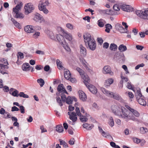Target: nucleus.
<instances>
[{"label":"nucleus","instance_id":"nucleus-1","mask_svg":"<svg viewBox=\"0 0 148 148\" xmlns=\"http://www.w3.org/2000/svg\"><path fill=\"white\" fill-rule=\"evenodd\" d=\"M111 109L112 112L116 115L125 119L127 118L128 119L132 120L134 121H136L134 116H132L127 114V111L125 112L124 110L125 108H121L117 106L113 105L111 107Z\"/></svg>","mask_w":148,"mask_h":148},{"label":"nucleus","instance_id":"nucleus-2","mask_svg":"<svg viewBox=\"0 0 148 148\" xmlns=\"http://www.w3.org/2000/svg\"><path fill=\"white\" fill-rule=\"evenodd\" d=\"M84 40L86 45L87 47L92 51L95 50L96 47V41L94 39L92 38L89 33H86L83 36Z\"/></svg>","mask_w":148,"mask_h":148},{"label":"nucleus","instance_id":"nucleus-3","mask_svg":"<svg viewBox=\"0 0 148 148\" xmlns=\"http://www.w3.org/2000/svg\"><path fill=\"white\" fill-rule=\"evenodd\" d=\"M23 4L22 2H20L12 10V14L14 18H16L22 19L24 17V14L19 12Z\"/></svg>","mask_w":148,"mask_h":148},{"label":"nucleus","instance_id":"nucleus-4","mask_svg":"<svg viewBox=\"0 0 148 148\" xmlns=\"http://www.w3.org/2000/svg\"><path fill=\"white\" fill-rule=\"evenodd\" d=\"M49 3L48 0H46L44 2H41L38 5V8L39 10L40 11H42L45 14H47L48 12V11L46 7L48 6Z\"/></svg>","mask_w":148,"mask_h":148},{"label":"nucleus","instance_id":"nucleus-5","mask_svg":"<svg viewBox=\"0 0 148 148\" xmlns=\"http://www.w3.org/2000/svg\"><path fill=\"white\" fill-rule=\"evenodd\" d=\"M79 73L82 78L84 80V83L86 86H87L88 84V81H89V77L88 75H85L84 72L82 70V71H80Z\"/></svg>","mask_w":148,"mask_h":148},{"label":"nucleus","instance_id":"nucleus-6","mask_svg":"<svg viewBox=\"0 0 148 148\" xmlns=\"http://www.w3.org/2000/svg\"><path fill=\"white\" fill-rule=\"evenodd\" d=\"M24 9L25 10V13L26 14H28L31 13L32 10L34 9L33 6L30 3H28L24 7Z\"/></svg>","mask_w":148,"mask_h":148},{"label":"nucleus","instance_id":"nucleus-7","mask_svg":"<svg viewBox=\"0 0 148 148\" xmlns=\"http://www.w3.org/2000/svg\"><path fill=\"white\" fill-rule=\"evenodd\" d=\"M34 20L36 21H38L40 23H44L45 21L42 16L38 13H36L35 15Z\"/></svg>","mask_w":148,"mask_h":148},{"label":"nucleus","instance_id":"nucleus-8","mask_svg":"<svg viewBox=\"0 0 148 148\" xmlns=\"http://www.w3.org/2000/svg\"><path fill=\"white\" fill-rule=\"evenodd\" d=\"M101 11L103 13H105L106 14L110 15H118L119 13L116 12H115L111 10L106 9L103 10Z\"/></svg>","mask_w":148,"mask_h":148},{"label":"nucleus","instance_id":"nucleus-9","mask_svg":"<svg viewBox=\"0 0 148 148\" xmlns=\"http://www.w3.org/2000/svg\"><path fill=\"white\" fill-rule=\"evenodd\" d=\"M103 72L104 74H109L111 75H113L114 74L113 73L111 70L110 67L108 66L104 67Z\"/></svg>","mask_w":148,"mask_h":148},{"label":"nucleus","instance_id":"nucleus-10","mask_svg":"<svg viewBox=\"0 0 148 148\" xmlns=\"http://www.w3.org/2000/svg\"><path fill=\"white\" fill-rule=\"evenodd\" d=\"M57 90L58 92L61 93H65L68 94L63 84H60L58 86Z\"/></svg>","mask_w":148,"mask_h":148},{"label":"nucleus","instance_id":"nucleus-11","mask_svg":"<svg viewBox=\"0 0 148 148\" xmlns=\"http://www.w3.org/2000/svg\"><path fill=\"white\" fill-rule=\"evenodd\" d=\"M121 9L123 11L128 12H132L133 10V8L129 5H123L121 6Z\"/></svg>","mask_w":148,"mask_h":148},{"label":"nucleus","instance_id":"nucleus-12","mask_svg":"<svg viewBox=\"0 0 148 148\" xmlns=\"http://www.w3.org/2000/svg\"><path fill=\"white\" fill-rule=\"evenodd\" d=\"M78 93L80 99L83 101H86L87 99V97L85 93L81 90L79 91Z\"/></svg>","mask_w":148,"mask_h":148},{"label":"nucleus","instance_id":"nucleus-13","mask_svg":"<svg viewBox=\"0 0 148 148\" xmlns=\"http://www.w3.org/2000/svg\"><path fill=\"white\" fill-rule=\"evenodd\" d=\"M89 82L88 81V84L87 86H86L89 89V90L92 93L94 94H96L97 92V88L94 86L92 85H89Z\"/></svg>","mask_w":148,"mask_h":148},{"label":"nucleus","instance_id":"nucleus-14","mask_svg":"<svg viewBox=\"0 0 148 148\" xmlns=\"http://www.w3.org/2000/svg\"><path fill=\"white\" fill-rule=\"evenodd\" d=\"M111 97L113 98L116 100H118L121 102H123V100L118 94H114L113 92L112 95L111 96Z\"/></svg>","mask_w":148,"mask_h":148},{"label":"nucleus","instance_id":"nucleus-15","mask_svg":"<svg viewBox=\"0 0 148 148\" xmlns=\"http://www.w3.org/2000/svg\"><path fill=\"white\" fill-rule=\"evenodd\" d=\"M24 29L25 31L28 33L33 32L35 31L34 27L32 26L29 25L25 26L24 27Z\"/></svg>","mask_w":148,"mask_h":148},{"label":"nucleus","instance_id":"nucleus-16","mask_svg":"<svg viewBox=\"0 0 148 148\" xmlns=\"http://www.w3.org/2000/svg\"><path fill=\"white\" fill-rule=\"evenodd\" d=\"M80 53L81 56L82 57L85 56L86 54V48L83 47L82 45H80Z\"/></svg>","mask_w":148,"mask_h":148},{"label":"nucleus","instance_id":"nucleus-17","mask_svg":"<svg viewBox=\"0 0 148 148\" xmlns=\"http://www.w3.org/2000/svg\"><path fill=\"white\" fill-rule=\"evenodd\" d=\"M136 14L140 18L145 19V16L144 15V11L142 10H137L135 12Z\"/></svg>","mask_w":148,"mask_h":148},{"label":"nucleus","instance_id":"nucleus-18","mask_svg":"<svg viewBox=\"0 0 148 148\" xmlns=\"http://www.w3.org/2000/svg\"><path fill=\"white\" fill-rule=\"evenodd\" d=\"M115 56L116 57L117 59L120 60H121L122 61L125 60V56L123 53H117L115 54Z\"/></svg>","mask_w":148,"mask_h":148},{"label":"nucleus","instance_id":"nucleus-19","mask_svg":"<svg viewBox=\"0 0 148 148\" xmlns=\"http://www.w3.org/2000/svg\"><path fill=\"white\" fill-rule=\"evenodd\" d=\"M89 115L86 113H85V115L84 116L82 115L81 116H79V119L80 121L83 123L87 121H88L87 117H88V115Z\"/></svg>","mask_w":148,"mask_h":148},{"label":"nucleus","instance_id":"nucleus-20","mask_svg":"<svg viewBox=\"0 0 148 148\" xmlns=\"http://www.w3.org/2000/svg\"><path fill=\"white\" fill-rule=\"evenodd\" d=\"M83 127L88 130H91L94 127L93 124H89L88 123H85L83 125Z\"/></svg>","mask_w":148,"mask_h":148},{"label":"nucleus","instance_id":"nucleus-21","mask_svg":"<svg viewBox=\"0 0 148 148\" xmlns=\"http://www.w3.org/2000/svg\"><path fill=\"white\" fill-rule=\"evenodd\" d=\"M64 76L66 79H69L71 77V75L69 71L66 69L64 70Z\"/></svg>","mask_w":148,"mask_h":148},{"label":"nucleus","instance_id":"nucleus-22","mask_svg":"<svg viewBox=\"0 0 148 148\" xmlns=\"http://www.w3.org/2000/svg\"><path fill=\"white\" fill-rule=\"evenodd\" d=\"M69 118L73 122H75L77 120V115L75 112H72L71 116L69 117Z\"/></svg>","mask_w":148,"mask_h":148},{"label":"nucleus","instance_id":"nucleus-23","mask_svg":"<svg viewBox=\"0 0 148 148\" xmlns=\"http://www.w3.org/2000/svg\"><path fill=\"white\" fill-rule=\"evenodd\" d=\"M101 90L102 92L104 94H106V95L111 97V96L112 95L113 93L112 92H110V91L106 90V89L104 88H102Z\"/></svg>","mask_w":148,"mask_h":148},{"label":"nucleus","instance_id":"nucleus-24","mask_svg":"<svg viewBox=\"0 0 148 148\" xmlns=\"http://www.w3.org/2000/svg\"><path fill=\"white\" fill-rule=\"evenodd\" d=\"M30 65L28 63H24L22 65V68L23 71H28L29 70Z\"/></svg>","mask_w":148,"mask_h":148},{"label":"nucleus","instance_id":"nucleus-25","mask_svg":"<svg viewBox=\"0 0 148 148\" xmlns=\"http://www.w3.org/2000/svg\"><path fill=\"white\" fill-rule=\"evenodd\" d=\"M63 35L65 38L69 41H71L72 39V36L70 34H69L67 32H64Z\"/></svg>","mask_w":148,"mask_h":148},{"label":"nucleus","instance_id":"nucleus-26","mask_svg":"<svg viewBox=\"0 0 148 148\" xmlns=\"http://www.w3.org/2000/svg\"><path fill=\"white\" fill-rule=\"evenodd\" d=\"M56 130L59 133H61L63 131L64 129L62 125H58L56 127Z\"/></svg>","mask_w":148,"mask_h":148},{"label":"nucleus","instance_id":"nucleus-27","mask_svg":"<svg viewBox=\"0 0 148 148\" xmlns=\"http://www.w3.org/2000/svg\"><path fill=\"white\" fill-rule=\"evenodd\" d=\"M56 37L57 40L60 42L63 45L62 42V40H64L63 36L60 34H57L56 35Z\"/></svg>","mask_w":148,"mask_h":148},{"label":"nucleus","instance_id":"nucleus-28","mask_svg":"<svg viewBox=\"0 0 148 148\" xmlns=\"http://www.w3.org/2000/svg\"><path fill=\"white\" fill-rule=\"evenodd\" d=\"M138 101L139 103L143 106H145L146 105V102L145 100L143 98H140L138 100Z\"/></svg>","mask_w":148,"mask_h":148},{"label":"nucleus","instance_id":"nucleus-29","mask_svg":"<svg viewBox=\"0 0 148 148\" xmlns=\"http://www.w3.org/2000/svg\"><path fill=\"white\" fill-rule=\"evenodd\" d=\"M118 49L121 52H123L127 50V48L125 45L122 44L120 45Z\"/></svg>","mask_w":148,"mask_h":148},{"label":"nucleus","instance_id":"nucleus-30","mask_svg":"<svg viewBox=\"0 0 148 148\" xmlns=\"http://www.w3.org/2000/svg\"><path fill=\"white\" fill-rule=\"evenodd\" d=\"M56 63L58 68L60 69H62L63 66L62 65V62L59 59L56 60Z\"/></svg>","mask_w":148,"mask_h":148},{"label":"nucleus","instance_id":"nucleus-31","mask_svg":"<svg viewBox=\"0 0 148 148\" xmlns=\"http://www.w3.org/2000/svg\"><path fill=\"white\" fill-rule=\"evenodd\" d=\"M117 46L114 43H111L110 47V49L111 50L115 51L117 49Z\"/></svg>","mask_w":148,"mask_h":148},{"label":"nucleus","instance_id":"nucleus-32","mask_svg":"<svg viewBox=\"0 0 148 148\" xmlns=\"http://www.w3.org/2000/svg\"><path fill=\"white\" fill-rule=\"evenodd\" d=\"M109 124L110 126L112 127L114 125V121L113 118L112 116H110L109 119L108 123Z\"/></svg>","mask_w":148,"mask_h":148},{"label":"nucleus","instance_id":"nucleus-33","mask_svg":"<svg viewBox=\"0 0 148 148\" xmlns=\"http://www.w3.org/2000/svg\"><path fill=\"white\" fill-rule=\"evenodd\" d=\"M140 133L142 134H145L148 131L147 128L143 127H140Z\"/></svg>","mask_w":148,"mask_h":148},{"label":"nucleus","instance_id":"nucleus-34","mask_svg":"<svg viewBox=\"0 0 148 148\" xmlns=\"http://www.w3.org/2000/svg\"><path fill=\"white\" fill-rule=\"evenodd\" d=\"M37 82L38 83L41 87H42L45 84V82L42 79L40 78L37 80Z\"/></svg>","mask_w":148,"mask_h":148},{"label":"nucleus","instance_id":"nucleus-35","mask_svg":"<svg viewBox=\"0 0 148 148\" xmlns=\"http://www.w3.org/2000/svg\"><path fill=\"white\" fill-rule=\"evenodd\" d=\"M75 111L77 115L79 116H81L82 114L79 108L76 107L75 108Z\"/></svg>","mask_w":148,"mask_h":148},{"label":"nucleus","instance_id":"nucleus-36","mask_svg":"<svg viewBox=\"0 0 148 148\" xmlns=\"http://www.w3.org/2000/svg\"><path fill=\"white\" fill-rule=\"evenodd\" d=\"M66 103L68 104H71L73 101L72 98L71 97L68 96L66 98Z\"/></svg>","mask_w":148,"mask_h":148},{"label":"nucleus","instance_id":"nucleus-37","mask_svg":"<svg viewBox=\"0 0 148 148\" xmlns=\"http://www.w3.org/2000/svg\"><path fill=\"white\" fill-rule=\"evenodd\" d=\"M60 145H63L64 147L67 148L68 147L67 144L64 140H62L60 139L59 140Z\"/></svg>","mask_w":148,"mask_h":148},{"label":"nucleus","instance_id":"nucleus-38","mask_svg":"<svg viewBox=\"0 0 148 148\" xmlns=\"http://www.w3.org/2000/svg\"><path fill=\"white\" fill-rule=\"evenodd\" d=\"M101 134L103 137L106 138L109 137L112 138L111 136L110 135L109 133L105 132L104 131Z\"/></svg>","mask_w":148,"mask_h":148},{"label":"nucleus","instance_id":"nucleus-39","mask_svg":"<svg viewBox=\"0 0 148 148\" xmlns=\"http://www.w3.org/2000/svg\"><path fill=\"white\" fill-rule=\"evenodd\" d=\"M19 96L20 97L24 98H28L29 97V96L28 95L25 94L23 92H20L19 94Z\"/></svg>","mask_w":148,"mask_h":148},{"label":"nucleus","instance_id":"nucleus-40","mask_svg":"<svg viewBox=\"0 0 148 148\" xmlns=\"http://www.w3.org/2000/svg\"><path fill=\"white\" fill-rule=\"evenodd\" d=\"M11 21L13 22V24L16 27H19L20 24L18 23L12 18H11Z\"/></svg>","mask_w":148,"mask_h":148},{"label":"nucleus","instance_id":"nucleus-41","mask_svg":"<svg viewBox=\"0 0 148 148\" xmlns=\"http://www.w3.org/2000/svg\"><path fill=\"white\" fill-rule=\"evenodd\" d=\"M56 101L58 103L59 105L60 106H62L63 105V104L62 103L60 97H56Z\"/></svg>","mask_w":148,"mask_h":148},{"label":"nucleus","instance_id":"nucleus-42","mask_svg":"<svg viewBox=\"0 0 148 148\" xmlns=\"http://www.w3.org/2000/svg\"><path fill=\"white\" fill-rule=\"evenodd\" d=\"M132 113L136 116L139 117L140 116V114L136 110L133 109V110L131 111Z\"/></svg>","mask_w":148,"mask_h":148},{"label":"nucleus","instance_id":"nucleus-43","mask_svg":"<svg viewBox=\"0 0 148 148\" xmlns=\"http://www.w3.org/2000/svg\"><path fill=\"white\" fill-rule=\"evenodd\" d=\"M144 11V16L145 17L144 19H148V8L145 10Z\"/></svg>","mask_w":148,"mask_h":148},{"label":"nucleus","instance_id":"nucleus-44","mask_svg":"<svg viewBox=\"0 0 148 148\" xmlns=\"http://www.w3.org/2000/svg\"><path fill=\"white\" fill-rule=\"evenodd\" d=\"M17 56L18 58L19 56L20 57V58L21 59H23L24 58L23 54L21 52H18L17 54Z\"/></svg>","mask_w":148,"mask_h":148},{"label":"nucleus","instance_id":"nucleus-45","mask_svg":"<svg viewBox=\"0 0 148 148\" xmlns=\"http://www.w3.org/2000/svg\"><path fill=\"white\" fill-rule=\"evenodd\" d=\"M113 8L115 11H118L120 10V8L119 5L116 4L114 5Z\"/></svg>","mask_w":148,"mask_h":148},{"label":"nucleus","instance_id":"nucleus-46","mask_svg":"<svg viewBox=\"0 0 148 148\" xmlns=\"http://www.w3.org/2000/svg\"><path fill=\"white\" fill-rule=\"evenodd\" d=\"M64 93H62L61 94V97L62 101L65 102L66 100V96Z\"/></svg>","mask_w":148,"mask_h":148},{"label":"nucleus","instance_id":"nucleus-47","mask_svg":"<svg viewBox=\"0 0 148 148\" xmlns=\"http://www.w3.org/2000/svg\"><path fill=\"white\" fill-rule=\"evenodd\" d=\"M18 91L16 90L12 92V95L14 97H17L19 96V94H18Z\"/></svg>","mask_w":148,"mask_h":148},{"label":"nucleus","instance_id":"nucleus-48","mask_svg":"<svg viewBox=\"0 0 148 148\" xmlns=\"http://www.w3.org/2000/svg\"><path fill=\"white\" fill-rule=\"evenodd\" d=\"M102 20L100 19L98 21V26L101 27H102L104 26L103 22L102 21Z\"/></svg>","mask_w":148,"mask_h":148},{"label":"nucleus","instance_id":"nucleus-49","mask_svg":"<svg viewBox=\"0 0 148 148\" xmlns=\"http://www.w3.org/2000/svg\"><path fill=\"white\" fill-rule=\"evenodd\" d=\"M63 45V47L64 49L68 51H71V49L68 46L67 44L62 45Z\"/></svg>","mask_w":148,"mask_h":148},{"label":"nucleus","instance_id":"nucleus-50","mask_svg":"<svg viewBox=\"0 0 148 148\" xmlns=\"http://www.w3.org/2000/svg\"><path fill=\"white\" fill-rule=\"evenodd\" d=\"M125 29L121 26L120 28L118 30L121 33H126L127 32L125 31Z\"/></svg>","mask_w":148,"mask_h":148},{"label":"nucleus","instance_id":"nucleus-51","mask_svg":"<svg viewBox=\"0 0 148 148\" xmlns=\"http://www.w3.org/2000/svg\"><path fill=\"white\" fill-rule=\"evenodd\" d=\"M20 110L21 111V112L22 114H24L25 113V108L24 106H20L19 107Z\"/></svg>","mask_w":148,"mask_h":148},{"label":"nucleus","instance_id":"nucleus-52","mask_svg":"<svg viewBox=\"0 0 148 148\" xmlns=\"http://www.w3.org/2000/svg\"><path fill=\"white\" fill-rule=\"evenodd\" d=\"M7 64L6 65H4L3 64H1L0 67H1V69H4L5 68H6V69H8L9 67L8 66H7Z\"/></svg>","mask_w":148,"mask_h":148},{"label":"nucleus","instance_id":"nucleus-53","mask_svg":"<svg viewBox=\"0 0 148 148\" xmlns=\"http://www.w3.org/2000/svg\"><path fill=\"white\" fill-rule=\"evenodd\" d=\"M40 33L39 32H36L33 34V36L34 38H37L40 35Z\"/></svg>","mask_w":148,"mask_h":148},{"label":"nucleus","instance_id":"nucleus-54","mask_svg":"<svg viewBox=\"0 0 148 148\" xmlns=\"http://www.w3.org/2000/svg\"><path fill=\"white\" fill-rule=\"evenodd\" d=\"M80 61L82 62L83 64L85 66H86V62L85 61V60L83 58H81L80 59Z\"/></svg>","mask_w":148,"mask_h":148},{"label":"nucleus","instance_id":"nucleus-55","mask_svg":"<svg viewBox=\"0 0 148 148\" xmlns=\"http://www.w3.org/2000/svg\"><path fill=\"white\" fill-rule=\"evenodd\" d=\"M49 36L50 38L52 39H54L55 38L53 34L51 32H49Z\"/></svg>","mask_w":148,"mask_h":148},{"label":"nucleus","instance_id":"nucleus-56","mask_svg":"<svg viewBox=\"0 0 148 148\" xmlns=\"http://www.w3.org/2000/svg\"><path fill=\"white\" fill-rule=\"evenodd\" d=\"M134 142L137 144L139 143L140 142V140L138 138H133Z\"/></svg>","mask_w":148,"mask_h":148},{"label":"nucleus","instance_id":"nucleus-57","mask_svg":"<svg viewBox=\"0 0 148 148\" xmlns=\"http://www.w3.org/2000/svg\"><path fill=\"white\" fill-rule=\"evenodd\" d=\"M19 110V109L15 106H14L12 108L11 111L12 112L18 111Z\"/></svg>","mask_w":148,"mask_h":148},{"label":"nucleus","instance_id":"nucleus-58","mask_svg":"<svg viewBox=\"0 0 148 148\" xmlns=\"http://www.w3.org/2000/svg\"><path fill=\"white\" fill-rule=\"evenodd\" d=\"M109 44L107 42H105L103 43V47L104 48L107 49L109 47Z\"/></svg>","mask_w":148,"mask_h":148},{"label":"nucleus","instance_id":"nucleus-59","mask_svg":"<svg viewBox=\"0 0 148 148\" xmlns=\"http://www.w3.org/2000/svg\"><path fill=\"white\" fill-rule=\"evenodd\" d=\"M43 67L40 65H36L35 67V69L38 70H40L43 69Z\"/></svg>","mask_w":148,"mask_h":148},{"label":"nucleus","instance_id":"nucleus-60","mask_svg":"<svg viewBox=\"0 0 148 148\" xmlns=\"http://www.w3.org/2000/svg\"><path fill=\"white\" fill-rule=\"evenodd\" d=\"M107 82L109 83V85H111L114 82V80L112 78L108 79L107 80Z\"/></svg>","mask_w":148,"mask_h":148},{"label":"nucleus","instance_id":"nucleus-61","mask_svg":"<svg viewBox=\"0 0 148 148\" xmlns=\"http://www.w3.org/2000/svg\"><path fill=\"white\" fill-rule=\"evenodd\" d=\"M136 47L137 49L140 50H142L144 48V47L143 46L139 45H136Z\"/></svg>","mask_w":148,"mask_h":148},{"label":"nucleus","instance_id":"nucleus-62","mask_svg":"<svg viewBox=\"0 0 148 148\" xmlns=\"http://www.w3.org/2000/svg\"><path fill=\"white\" fill-rule=\"evenodd\" d=\"M66 27L68 28L71 29H73V26L70 24H67L66 25Z\"/></svg>","mask_w":148,"mask_h":148},{"label":"nucleus","instance_id":"nucleus-63","mask_svg":"<svg viewBox=\"0 0 148 148\" xmlns=\"http://www.w3.org/2000/svg\"><path fill=\"white\" fill-rule=\"evenodd\" d=\"M75 140L73 138H71L70 139V140L69 141V144L70 145H73L74 143Z\"/></svg>","mask_w":148,"mask_h":148},{"label":"nucleus","instance_id":"nucleus-64","mask_svg":"<svg viewBox=\"0 0 148 148\" xmlns=\"http://www.w3.org/2000/svg\"><path fill=\"white\" fill-rule=\"evenodd\" d=\"M121 25L119 23H117L115 26V27L116 29H117L118 30L120 28V27L121 26Z\"/></svg>","mask_w":148,"mask_h":148}]
</instances>
